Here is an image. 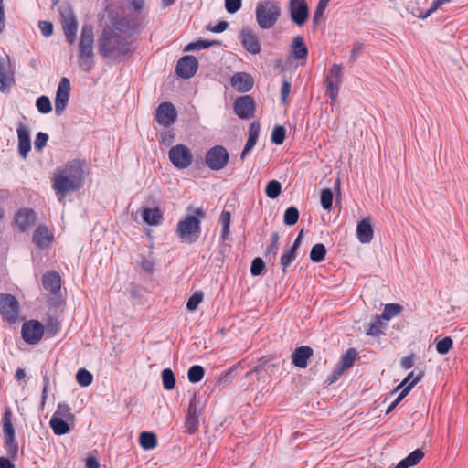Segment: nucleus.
Here are the masks:
<instances>
[{"label":"nucleus","mask_w":468,"mask_h":468,"mask_svg":"<svg viewBox=\"0 0 468 468\" xmlns=\"http://www.w3.org/2000/svg\"><path fill=\"white\" fill-rule=\"evenodd\" d=\"M53 239L54 236L52 232L45 225L38 226L35 229L32 237L33 242L41 250L48 248L52 243Z\"/></svg>","instance_id":"19"},{"label":"nucleus","mask_w":468,"mask_h":468,"mask_svg":"<svg viewBox=\"0 0 468 468\" xmlns=\"http://www.w3.org/2000/svg\"><path fill=\"white\" fill-rule=\"evenodd\" d=\"M260 134V123L252 122L249 128V137L240 154V159L244 160L248 153L255 146Z\"/></svg>","instance_id":"25"},{"label":"nucleus","mask_w":468,"mask_h":468,"mask_svg":"<svg viewBox=\"0 0 468 468\" xmlns=\"http://www.w3.org/2000/svg\"><path fill=\"white\" fill-rule=\"evenodd\" d=\"M198 69L197 59L191 55L180 58L176 66V73L183 79H190Z\"/></svg>","instance_id":"16"},{"label":"nucleus","mask_w":468,"mask_h":468,"mask_svg":"<svg viewBox=\"0 0 468 468\" xmlns=\"http://www.w3.org/2000/svg\"><path fill=\"white\" fill-rule=\"evenodd\" d=\"M382 327L383 323L381 321V317L377 315L369 324L368 328L367 329V335L370 336H378L382 333Z\"/></svg>","instance_id":"46"},{"label":"nucleus","mask_w":468,"mask_h":468,"mask_svg":"<svg viewBox=\"0 0 468 468\" xmlns=\"http://www.w3.org/2000/svg\"><path fill=\"white\" fill-rule=\"evenodd\" d=\"M54 416L66 419L67 420L74 418V415L71 413V408L66 402H59L58 404Z\"/></svg>","instance_id":"44"},{"label":"nucleus","mask_w":468,"mask_h":468,"mask_svg":"<svg viewBox=\"0 0 468 468\" xmlns=\"http://www.w3.org/2000/svg\"><path fill=\"white\" fill-rule=\"evenodd\" d=\"M364 48V45L363 43L359 42V41H356L353 44V48L350 52V57H349V62L351 64L355 63L359 56V54L361 53L362 49Z\"/></svg>","instance_id":"63"},{"label":"nucleus","mask_w":468,"mask_h":468,"mask_svg":"<svg viewBox=\"0 0 468 468\" xmlns=\"http://www.w3.org/2000/svg\"><path fill=\"white\" fill-rule=\"evenodd\" d=\"M47 333L51 335H56L60 330V324L57 318L50 317L48 318L46 324Z\"/></svg>","instance_id":"60"},{"label":"nucleus","mask_w":468,"mask_h":468,"mask_svg":"<svg viewBox=\"0 0 468 468\" xmlns=\"http://www.w3.org/2000/svg\"><path fill=\"white\" fill-rule=\"evenodd\" d=\"M45 328L37 320H29L22 325L21 335L24 341L29 345L37 344L43 337Z\"/></svg>","instance_id":"10"},{"label":"nucleus","mask_w":468,"mask_h":468,"mask_svg":"<svg viewBox=\"0 0 468 468\" xmlns=\"http://www.w3.org/2000/svg\"><path fill=\"white\" fill-rule=\"evenodd\" d=\"M18 152L19 154L26 158L31 150V140L28 128L22 122L17 126Z\"/></svg>","instance_id":"21"},{"label":"nucleus","mask_w":468,"mask_h":468,"mask_svg":"<svg viewBox=\"0 0 468 468\" xmlns=\"http://www.w3.org/2000/svg\"><path fill=\"white\" fill-rule=\"evenodd\" d=\"M358 356V352L355 348H348L341 356L337 363L342 369L346 370L354 366Z\"/></svg>","instance_id":"32"},{"label":"nucleus","mask_w":468,"mask_h":468,"mask_svg":"<svg viewBox=\"0 0 468 468\" xmlns=\"http://www.w3.org/2000/svg\"><path fill=\"white\" fill-rule=\"evenodd\" d=\"M333 205V192L329 188H325L321 193V206L325 210H330Z\"/></svg>","instance_id":"56"},{"label":"nucleus","mask_w":468,"mask_h":468,"mask_svg":"<svg viewBox=\"0 0 468 468\" xmlns=\"http://www.w3.org/2000/svg\"><path fill=\"white\" fill-rule=\"evenodd\" d=\"M110 28H112L120 34L125 36L126 33L133 32L136 28V25L133 20H131L125 16H122L113 20Z\"/></svg>","instance_id":"26"},{"label":"nucleus","mask_w":468,"mask_h":468,"mask_svg":"<svg viewBox=\"0 0 468 468\" xmlns=\"http://www.w3.org/2000/svg\"><path fill=\"white\" fill-rule=\"evenodd\" d=\"M313 353L314 351L310 346H302L297 347L292 354V362L299 368H305Z\"/></svg>","instance_id":"22"},{"label":"nucleus","mask_w":468,"mask_h":468,"mask_svg":"<svg viewBox=\"0 0 468 468\" xmlns=\"http://www.w3.org/2000/svg\"><path fill=\"white\" fill-rule=\"evenodd\" d=\"M200 220L191 215H187L183 220L177 223L176 233L182 239L188 242L197 241L200 234Z\"/></svg>","instance_id":"6"},{"label":"nucleus","mask_w":468,"mask_h":468,"mask_svg":"<svg viewBox=\"0 0 468 468\" xmlns=\"http://www.w3.org/2000/svg\"><path fill=\"white\" fill-rule=\"evenodd\" d=\"M14 82L12 74L9 73L5 59L0 56V90L5 92Z\"/></svg>","instance_id":"29"},{"label":"nucleus","mask_w":468,"mask_h":468,"mask_svg":"<svg viewBox=\"0 0 468 468\" xmlns=\"http://www.w3.org/2000/svg\"><path fill=\"white\" fill-rule=\"evenodd\" d=\"M156 122L163 126H169L176 122L177 112L172 102H162L158 105L155 112Z\"/></svg>","instance_id":"15"},{"label":"nucleus","mask_w":468,"mask_h":468,"mask_svg":"<svg viewBox=\"0 0 468 468\" xmlns=\"http://www.w3.org/2000/svg\"><path fill=\"white\" fill-rule=\"evenodd\" d=\"M42 286L52 295H57L61 289V277L56 271H48L42 276Z\"/></svg>","instance_id":"18"},{"label":"nucleus","mask_w":468,"mask_h":468,"mask_svg":"<svg viewBox=\"0 0 468 468\" xmlns=\"http://www.w3.org/2000/svg\"><path fill=\"white\" fill-rule=\"evenodd\" d=\"M265 263L260 257L253 259L250 266V273L252 276H260L263 274Z\"/></svg>","instance_id":"55"},{"label":"nucleus","mask_w":468,"mask_h":468,"mask_svg":"<svg viewBox=\"0 0 468 468\" xmlns=\"http://www.w3.org/2000/svg\"><path fill=\"white\" fill-rule=\"evenodd\" d=\"M139 443L144 450H153L157 446L156 435L152 431H143L139 436Z\"/></svg>","instance_id":"34"},{"label":"nucleus","mask_w":468,"mask_h":468,"mask_svg":"<svg viewBox=\"0 0 468 468\" xmlns=\"http://www.w3.org/2000/svg\"><path fill=\"white\" fill-rule=\"evenodd\" d=\"M331 0H319L313 16V23L316 27L324 15V12Z\"/></svg>","instance_id":"54"},{"label":"nucleus","mask_w":468,"mask_h":468,"mask_svg":"<svg viewBox=\"0 0 468 468\" xmlns=\"http://www.w3.org/2000/svg\"><path fill=\"white\" fill-rule=\"evenodd\" d=\"M297 256V252L293 251L292 250L289 249L286 250L281 257V266L282 272L285 273L287 271V268L295 261Z\"/></svg>","instance_id":"47"},{"label":"nucleus","mask_w":468,"mask_h":468,"mask_svg":"<svg viewBox=\"0 0 468 468\" xmlns=\"http://www.w3.org/2000/svg\"><path fill=\"white\" fill-rule=\"evenodd\" d=\"M93 47L94 27L91 24H83L79 42L78 63L84 72H90L95 65Z\"/></svg>","instance_id":"3"},{"label":"nucleus","mask_w":468,"mask_h":468,"mask_svg":"<svg viewBox=\"0 0 468 468\" xmlns=\"http://www.w3.org/2000/svg\"><path fill=\"white\" fill-rule=\"evenodd\" d=\"M36 107L43 114L49 113L52 111L50 100L44 95L37 99Z\"/></svg>","instance_id":"50"},{"label":"nucleus","mask_w":468,"mask_h":468,"mask_svg":"<svg viewBox=\"0 0 468 468\" xmlns=\"http://www.w3.org/2000/svg\"><path fill=\"white\" fill-rule=\"evenodd\" d=\"M142 218L143 220L148 225L156 226L160 224L163 218V213L158 207L154 208H144L142 212Z\"/></svg>","instance_id":"31"},{"label":"nucleus","mask_w":468,"mask_h":468,"mask_svg":"<svg viewBox=\"0 0 468 468\" xmlns=\"http://www.w3.org/2000/svg\"><path fill=\"white\" fill-rule=\"evenodd\" d=\"M424 457V452L421 449H416L410 452L406 458L399 462L394 468H410L418 464Z\"/></svg>","instance_id":"30"},{"label":"nucleus","mask_w":468,"mask_h":468,"mask_svg":"<svg viewBox=\"0 0 468 468\" xmlns=\"http://www.w3.org/2000/svg\"><path fill=\"white\" fill-rule=\"evenodd\" d=\"M98 52L104 58L121 61L133 53L132 42L126 36L107 26L99 37Z\"/></svg>","instance_id":"2"},{"label":"nucleus","mask_w":468,"mask_h":468,"mask_svg":"<svg viewBox=\"0 0 468 468\" xmlns=\"http://www.w3.org/2000/svg\"><path fill=\"white\" fill-rule=\"evenodd\" d=\"M341 82H336L332 77H326V94L334 101L337 99Z\"/></svg>","instance_id":"41"},{"label":"nucleus","mask_w":468,"mask_h":468,"mask_svg":"<svg viewBox=\"0 0 468 468\" xmlns=\"http://www.w3.org/2000/svg\"><path fill=\"white\" fill-rule=\"evenodd\" d=\"M84 184V162L80 159L68 161L53 173L52 187L58 199L66 194L78 191Z\"/></svg>","instance_id":"1"},{"label":"nucleus","mask_w":468,"mask_h":468,"mask_svg":"<svg viewBox=\"0 0 468 468\" xmlns=\"http://www.w3.org/2000/svg\"><path fill=\"white\" fill-rule=\"evenodd\" d=\"M5 450L6 454L8 458L12 460H16L17 458L18 454V444L16 441V439H13L12 441H5Z\"/></svg>","instance_id":"58"},{"label":"nucleus","mask_w":468,"mask_h":468,"mask_svg":"<svg viewBox=\"0 0 468 468\" xmlns=\"http://www.w3.org/2000/svg\"><path fill=\"white\" fill-rule=\"evenodd\" d=\"M373 227L369 218H363L356 227V236L361 243H369L373 239Z\"/></svg>","instance_id":"23"},{"label":"nucleus","mask_w":468,"mask_h":468,"mask_svg":"<svg viewBox=\"0 0 468 468\" xmlns=\"http://www.w3.org/2000/svg\"><path fill=\"white\" fill-rule=\"evenodd\" d=\"M453 341L447 336L436 343V351L441 355H446L452 348Z\"/></svg>","instance_id":"53"},{"label":"nucleus","mask_w":468,"mask_h":468,"mask_svg":"<svg viewBox=\"0 0 468 468\" xmlns=\"http://www.w3.org/2000/svg\"><path fill=\"white\" fill-rule=\"evenodd\" d=\"M198 425L197 408L196 402L191 400L188 405L186 420L185 422L186 431L189 434H193L197 431Z\"/></svg>","instance_id":"24"},{"label":"nucleus","mask_w":468,"mask_h":468,"mask_svg":"<svg viewBox=\"0 0 468 468\" xmlns=\"http://www.w3.org/2000/svg\"><path fill=\"white\" fill-rule=\"evenodd\" d=\"M48 140V135L45 133L39 132L37 133L34 145L37 151L42 150V148L47 144Z\"/></svg>","instance_id":"62"},{"label":"nucleus","mask_w":468,"mask_h":468,"mask_svg":"<svg viewBox=\"0 0 468 468\" xmlns=\"http://www.w3.org/2000/svg\"><path fill=\"white\" fill-rule=\"evenodd\" d=\"M58 14L66 41L72 45L76 42L78 20L69 2L61 3L58 6Z\"/></svg>","instance_id":"5"},{"label":"nucleus","mask_w":468,"mask_h":468,"mask_svg":"<svg viewBox=\"0 0 468 468\" xmlns=\"http://www.w3.org/2000/svg\"><path fill=\"white\" fill-rule=\"evenodd\" d=\"M19 303L16 298L10 293H0V314L8 323L17 320Z\"/></svg>","instance_id":"9"},{"label":"nucleus","mask_w":468,"mask_h":468,"mask_svg":"<svg viewBox=\"0 0 468 468\" xmlns=\"http://www.w3.org/2000/svg\"><path fill=\"white\" fill-rule=\"evenodd\" d=\"M203 292L198 291V292H196L187 301L186 303V309L189 311V312H193V311H196L198 304L202 302L203 300Z\"/></svg>","instance_id":"57"},{"label":"nucleus","mask_w":468,"mask_h":468,"mask_svg":"<svg viewBox=\"0 0 468 468\" xmlns=\"http://www.w3.org/2000/svg\"><path fill=\"white\" fill-rule=\"evenodd\" d=\"M402 310L403 307L399 303H388L383 309L381 318L389 321L399 315Z\"/></svg>","instance_id":"36"},{"label":"nucleus","mask_w":468,"mask_h":468,"mask_svg":"<svg viewBox=\"0 0 468 468\" xmlns=\"http://www.w3.org/2000/svg\"><path fill=\"white\" fill-rule=\"evenodd\" d=\"M326 255V248L323 243H317L313 246L310 251V259L315 263L323 261Z\"/></svg>","instance_id":"37"},{"label":"nucleus","mask_w":468,"mask_h":468,"mask_svg":"<svg viewBox=\"0 0 468 468\" xmlns=\"http://www.w3.org/2000/svg\"><path fill=\"white\" fill-rule=\"evenodd\" d=\"M168 158L172 165L183 170L189 167L193 163V154L191 150L185 144H176L168 151Z\"/></svg>","instance_id":"7"},{"label":"nucleus","mask_w":468,"mask_h":468,"mask_svg":"<svg viewBox=\"0 0 468 468\" xmlns=\"http://www.w3.org/2000/svg\"><path fill=\"white\" fill-rule=\"evenodd\" d=\"M282 191V185L277 180H271L268 182L266 188H265V194L268 197L274 199L278 197Z\"/></svg>","instance_id":"42"},{"label":"nucleus","mask_w":468,"mask_h":468,"mask_svg":"<svg viewBox=\"0 0 468 468\" xmlns=\"http://www.w3.org/2000/svg\"><path fill=\"white\" fill-rule=\"evenodd\" d=\"M38 27L42 35L46 37H49L53 33V25L49 21L42 20L38 22Z\"/></svg>","instance_id":"64"},{"label":"nucleus","mask_w":468,"mask_h":468,"mask_svg":"<svg viewBox=\"0 0 468 468\" xmlns=\"http://www.w3.org/2000/svg\"><path fill=\"white\" fill-rule=\"evenodd\" d=\"M70 81L67 77H62L59 80L55 96V113L60 116L68 106L70 96Z\"/></svg>","instance_id":"11"},{"label":"nucleus","mask_w":468,"mask_h":468,"mask_svg":"<svg viewBox=\"0 0 468 468\" xmlns=\"http://www.w3.org/2000/svg\"><path fill=\"white\" fill-rule=\"evenodd\" d=\"M3 433L5 441H12L16 439L15 428L12 423V412L9 409H6L2 417Z\"/></svg>","instance_id":"28"},{"label":"nucleus","mask_w":468,"mask_h":468,"mask_svg":"<svg viewBox=\"0 0 468 468\" xmlns=\"http://www.w3.org/2000/svg\"><path fill=\"white\" fill-rule=\"evenodd\" d=\"M36 221L37 214L32 208H20L14 216V222L21 232H27Z\"/></svg>","instance_id":"17"},{"label":"nucleus","mask_w":468,"mask_h":468,"mask_svg":"<svg viewBox=\"0 0 468 468\" xmlns=\"http://www.w3.org/2000/svg\"><path fill=\"white\" fill-rule=\"evenodd\" d=\"M279 239H280V235L278 232H272L271 234L270 244L267 246L266 251H265L266 256L272 254L273 258L276 257L277 252H278V247H279Z\"/></svg>","instance_id":"49"},{"label":"nucleus","mask_w":468,"mask_h":468,"mask_svg":"<svg viewBox=\"0 0 468 468\" xmlns=\"http://www.w3.org/2000/svg\"><path fill=\"white\" fill-rule=\"evenodd\" d=\"M424 376V373L420 371L413 379L412 381L402 389L400 394L397 397V399L394 400L397 404H399L413 388V387Z\"/></svg>","instance_id":"51"},{"label":"nucleus","mask_w":468,"mask_h":468,"mask_svg":"<svg viewBox=\"0 0 468 468\" xmlns=\"http://www.w3.org/2000/svg\"><path fill=\"white\" fill-rule=\"evenodd\" d=\"M76 379L79 385L81 387H88L92 383V374L85 368H80L77 372Z\"/></svg>","instance_id":"43"},{"label":"nucleus","mask_w":468,"mask_h":468,"mask_svg":"<svg viewBox=\"0 0 468 468\" xmlns=\"http://www.w3.org/2000/svg\"><path fill=\"white\" fill-rule=\"evenodd\" d=\"M424 376V373L420 371L413 379L412 381L402 389L400 394L397 397V399L394 400L397 404H399L413 388V387Z\"/></svg>","instance_id":"52"},{"label":"nucleus","mask_w":468,"mask_h":468,"mask_svg":"<svg viewBox=\"0 0 468 468\" xmlns=\"http://www.w3.org/2000/svg\"><path fill=\"white\" fill-rule=\"evenodd\" d=\"M285 136H286L285 128L282 125H276L271 132V143H273L277 145H280L284 142Z\"/></svg>","instance_id":"45"},{"label":"nucleus","mask_w":468,"mask_h":468,"mask_svg":"<svg viewBox=\"0 0 468 468\" xmlns=\"http://www.w3.org/2000/svg\"><path fill=\"white\" fill-rule=\"evenodd\" d=\"M288 12L291 20L298 27L303 26L309 17V7L305 0H289Z\"/></svg>","instance_id":"12"},{"label":"nucleus","mask_w":468,"mask_h":468,"mask_svg":"<svg viewBox=\"0 0 468 468\" xmlns=\"http://www.w3.org/2000/svg\"><path fill=\"white\" fill-rule=\"evenodd\" d=\"M205 376V370L203 367L199 365L192 366L187 372L188 380L191 383H197L202 380Z\"/></svg>","instance_id":"39"},{"label":"nucleus","mask_w":468,"mask_h":468,"mask_svg":"<svg viewBox=\"0 0 468 468\" xmlns=\"http://www.w3.org/2000/svg\"><path fill=\"white\" fill-rule=\"evenodd\" d=\"M163 387L165 390H172L176 386V377L170 368H165L162 373Z\"/></svg>","instance_id":"38"},{"label":"nucleus","mask_w":468,"mask_h":468,"mask_svg":"<svg viewBox=\"0 0 468 468\" xmlns=\"http://www.w3.org/2000/svg\"><path fill=\"white\" fill-rule=\"evenodd\" d=\"M229 160L227 149L222 145L211 147L205 155V163L208 168L214 171L223 169Z\"/></svg>","instance_id":"8"},{"label":"nucleus","mask_w":468,"mask_h":468,"mask_svg":"<svg viewBox=\"0 0 468 468\" xmlns=\"http://www.w3.org/2000/svg\"><path fill=\"white\" fill-rule=\"evenodd\" d=\"M230 220H231V214L229 211L223 210L220 215V222L222 223V230L220 239L223 242V247H225L224 241L228 239L229 232H230Z\"/></svg>","instance_id":"35"},{"label":"nucleus","mask_w":468,"mask_h":468,"mask_svg":"<svg viewBox=\"0 0 468 468\" xmlns=\"http://www.w3.org/2000/svg\"><path fill=\"white\" fill-rule=\"evenodd\" d=\"M49 425L56 435H64L70 431L68 422L60 417L53 416L50 419Z\"/></svg>","instance_id":"33"},{"label":"nucleus","mask_w":468,"mask_h":468,"mask_svg":"<svg viewBox=\"0 0 468 468\" xmlns=\"http://www.w3.org/2000/svg\"><path fill=\"white\" fill-rule=\"evenodd\" d=\"M255 101L250 95H243L234 101V112L242 120L252 118L255 112Z\"/></svg>","instance_id":"14"},{"label":"nucleus","mask_w":468,"mask_h":468,"mask_svg":"<svg viewBox=\"0 0 468 468\" xmlns=\"http://www.w3.org/2000/svg\"><path fill=\"white\" fill-rule=\"evenodd\" d=\"M241 5L242 0H225V8L230 14L238 12Z\"/></svg>","instance_id":"61"},{"label":"nucleus","mask_w":468,"mask_h":468,"mask_svg":"<svg viewBox=\"0 0 468 468\" xmlns=\"http://www.w3.org/2000/svg\"><path fill=\"white\" fill-rule=\"evenodd\" d=\"M299 216L300 213L298 208L295 207H290L284 212L283 222L285 225L293 226L297 223Z\"/></svg>","instance_id":"40"},{"label":"nucleus","mask_w":468,"mask_h":468,"mask_svg":"<svg viewBox=\"0 0 468 468\" xmlns=\"http://www.w3.org/2000/svg\"><path fill=\"white\" fill-rule=\"evenodd\" d=\"M217 41H209V40H197L195 42L189 43L185 48L184 51H191V50H200L203 48H207L211 46L217 45Z\"/></svg>","instance_id":"48"},{"label":"nucleus","mask_w":468,"mask_h":468,"mask_svg":"<svg viewBox=\"0 0 468 468\" xmlns=\"http://www.w3.org/2000/svg\"><path fill=\"white\" fill-rule=\"evenodd\" d=\"M242 48L252 55L260 54L261 44L259 36L250 27H243L239 34Z\"/></svg>","instance_id":"13"},{"label":"nucleus","mask_w":468,"mask_h":468,"mask_svg":"<svg viewBox=\"0 0 468 468\" xmlns=\"http://www.w3.org/2000/svg\"><path fill=\"white\" fill-rule=\"evenodd\" d=\"M292 55L298 60L305 59L307 58L308 48L303 37L297 36L293 38L292 43Z\"/></svg>","instance_id":"27"},{"label":"nucleus","mask_w":468,"mask_h":468,"mask_svg":"<svg viewBox=\"0 0 468 468\" xmlns=\"http://www.w3.org/2000/svg\"><path fill=\"white\" fill-rule=\"evenodd\" d=\"M281 14L280 3L276 0H262L256 4L255 19L259 27L263 30L272 28Z\"/></svg>","instance_id":"4"},{"label":"nucleus","mask_w":468,"mask_h":468,"mask_svg":"<svg viewBox=\"0 0 468 468\" xmlns=\"http://www.w3.org/2000/svg\"><path fill=\"white\" fill-rule=\"evenodd\" d=\"M230 83L234 90L245 93L251 90L254 80L249 73L237 72L232 76Z\"/></svg>","instance_id":"20"},{"label":"nucleus","mask_w":468,"mask_h":468,"mask_svg":"<svg viewBox=\"0 0 468 468\" xmlns=\"http://www.w3.org/2000/svg\"><path fill=\"white\" fill-rule=\"evenodd\" d=\"M175 139V133L172 130L164 131L160 134V144L165 147L170 146Z\"/></svg>","instance_id":"59"}]
</instances>
